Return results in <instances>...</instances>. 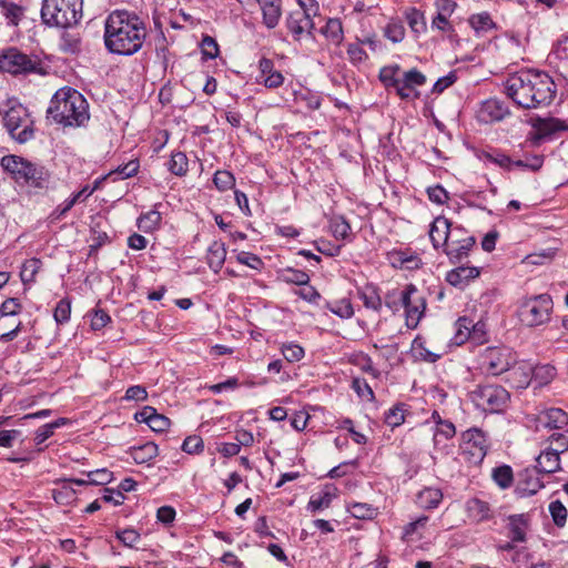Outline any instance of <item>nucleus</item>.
<instances>
[{
    "instance_id": "obj_1",
    "label": "nucleus",
    "mask_w": 568,
    "mask_h": 568,
    "mask_svg": "<svg viewBox=\"0 0 568 568\" xmlns=\"http://www.w3.org/2000/svg\"><path fill=\"white\" fill-rule=\"evenodd\" d=\"M146 36L143 21L126 10L111 12L104 22V44L111 52L132 55L138 52Z\"/></svg>"
},
{
    "instance_id": "obj_2",
    "label": "nucleus",
    "mask_w": 568,
    "mask_h": 568,
    "mask_svg": "<svg viewBox=\"0 0 568 568\" xmlns=\"http://www.w3.org/2000/svg\"><path fill=\"white\" fill-rule=\"evenodd\" d=\"M507 95L520 108L536 109L549 105L556 94L552 79L539 71H521L505 82Z\"/></svg>"
},
{
    "instance_id": "obj_3",
    "label": "nucleus",
    "mask_w": 568,
    "mask_h": 568,
    "mask_svg": "<svg viewBox=\"0 0 568 568\" xmlns=\"http://www.w3.org/2000/svg\"><path fill=\"white\" fill-rule=\"evenodd\" d=\"M48 118L64 128L84 126L90 120L89 104L75 89L63 87L50 101Z\"/></svg>"
},
{
    "instance_id": "obj_4",
    "label": "nucleus",
    "mask_w": 568,
    "mask_h": 568,
    "mask_svg": "<svg viewBox=\"0 0 568 568\" xmlns=\"http://www.w3.org/2000/svg\"><path fill=\"white\" fill-rule=\"evenodd\" d=\"M0 114L4 128L14 141L26 143L33 139V120L28 109L18 99L9 98L2 101L0 103Z\"/></svg>"
},
{
    "instance_id": "obj_5",
    "label": "nucleus",
    "mask_w": 568,
    "mask_h": 568,
    "mask_svg": "<svg viewBox=\"0 0 568 568\" xmlns=\"http://www.w3.org/2000/svg\"><path fill=\"white\" fill-rule=\"evenodd\" d=\"M83 0H43L41 18L48 26L69 28L82 17Z\"/></svg>"
},
{
    "instance_id": "obj_6",
    "label": "nucleus",
    "mask_w": 568,
    "mask_h": 568,
    "mask_svg": "<svg viewBox=\"0 0 568 568\" xmlns=\"http://www.w3.org/2000/svg\"><path fill=\"white\" fill-rule=\"evenodd\" d=\"M1 165L19 183L41 187L47 178V173L42 166L17 155L3 156Z\"/></svg>"
},
{
    "instance_id": "obj_7",
    "label": "nucleus",
    "mask_w": 568,
    "mask_h": 568,
    "mask_svg": "<svg viewBox=\"0 0 568 568\" xmlns=\"http://www.w3.org/2000/svg\"><path fill=\"white\" fill-rule=\"evenodd\" d=\"M552 301L548 294H540L521 302L518 311L520 322L527 327H537L549 322Z\"/></svg>"
},
{
    "instance_id": "obj_8",
    "label": "nucleus",
    "mask_w": 568,
    "mask_h": 568,
    "mask_svg": "<svg viewBox=\"0 0 568 568\" xmlns=\"http://www.w3.org/2000/svg\"><path fill=\"white\" fill-rule=\"evenodd\" d=\"M516 353L506 346L487 347L479 355V367L487 375L499 376L516 364Z\"/></svg>"
},
{
    "instance_id": "obj_9",
    "label": "nucleus",
    "mask_w": 568,
    "mask_h": 568,
    "mask_svg": "<svg viewBox=\"0 0 568 568\" xmlns=\"http://www.w3.org/2000/svg\"><path fill=\"white\" fill-rule=\"evenodd\" d=\"M469 398L483 412L499 413L506 407L509 393L498 385H484L471 390Z\"/></svg>"
},
{
    "instance_id": "obj_10",
    "label": "nucleus",
    "mask_w": 568,
    "mask_h": 568,
    "mask_svg": "<svg viewBox=\"0 0 568 568\" xmlns=\"http://www.w3.org/2000/svg\"><path fill=\"white\" fill-rule=\"evenodd\" d=\"M400 303L405 308V321L408 328H416L426 310V301L422 292L413 284L400 293Z\"/></svg>"
},
{
    "instance_id": "obj_11",
    "label": "nucleus",
    "mask_w": 568,
    "mask_h": 568,
    "mask_svg": "<svg viewBox=\"0 0 568 568\" xmlns=\"http://www.w3.org/2000/svg\"><path fill=\"white\" fill-rule=\"evenodd\" d=\"M476 241L468 231L459 225H453L444 253L450 262L457 263L467 257Z\"/></svg>"
},
{
    "instance_id": "obj_12",
    "label": "nucleus",
    "mask_w": 568,
    "mask_h": 568,
    "mask_svg": "<svg viewBox=\"0 0 568 568\" xmlns=\"http://www.w3.org/2000/svg\"><path fill=\"white\" fill-rule=\"evenodd\" d=\"M487 448L486 436L480 429L471 428L463 434L462 454L470 464H480L487 454Z\"/></svg>"
},
{
    "instance_id": "obj_13",
    "label": "nucleus",
    "mask_w": 568,
    "mask_h": 568,
    "mask_svg": "<svg viewBox=\"0 0 568 568\" xmlns=\"http://www.w3.org/2000/svg\"><path fill=\"white\" fill-rule=\"evenodd\" d=\"M285 26L296 42L314 39L315 22L303 12L292 11L285 19Z\"/></svg>"
},
{
    "instance_id": "obj_14",
    "label": "nucleus",
    "mask_w": 568,
    "mask_h": 568,
    "mask_svg": "<svg viewBox=\"0 0 568 568\" xmlns=\"http://www.w3.org/2000/svg\"><path fill=\"white\" fill-rule=\"evenodd\" d=\"M425 83L426 77L417 69H410L400 74L396 93L404 100L417 99L419 97V92L416 89Z\"/></svg>"
},
{
    "instance_id": "obj_15",
    "label": "nucleus",
    "mask_w": 568,
    "mask_h": 568,
    "mask_svg": "<svg viewBox=\"0 0 568 568\" xmlns=\"http://www.w3.org/2000/svg\"><path fill=\"white\" fill-rule=\"evenodd\" d=\"M32 69V61L17 49H9L0 54V70L3 72L18 74Z\"/></svg>"
},
{
    "instance_id": "obj_16",
    "label": "nucleus",
    "mask_w": 568,
    "mask_h": 568,
    "mask_svg": "<svg viewBox=\"0 0 568 568\" xmlns=\"http://www.w3.org/2000/svg\"><path fill=\"white\" fill-rule=\"evenodd\" d=\"M452 226L453 224L450 223V221L444 216H437L434 219V221L430 224L428 233L430 242L435 250H445Z\"/></svg>"
},
{
    "instance_id": "obj_17",
    "label": "nucleus",
    "mask_w": 568,
    "mask_h": 568,
    "mask_svg": "<svg viewBox=\"0 0 568 568\" xmlns=\"http://www.w3.org/2000/svg\"><path fill=\"white\" fill-rule=\"evenodd\" d=\"M507 382L515 388H526L532 382V365L525 361H518L507 372Z\"/></svg>"
},
{
    "instance_id": "obj_18",
    "label": "nucleus",
    "mask_w": 568,
    "mask_h": 568,
    "mask_svg": "<svg viewBox=\"0 0 568 568\" xmlns=\"http://www.w3.org/2000/svg\"><path fill=\"white\" fill-rule=\"evenodd\" d=\"M507 114V106L497 99H488L484 101L478 110V119L485 123L500 121Z\"/></svg>"
},
{
    "instance_id": "obj_19",
    "label": "nucleus",
    "mask_w": 568,
    "mask_h": 568,
    "mask_svg": "<svg viewBox=\"0 0 568 568\" xmlns=\"http://www.w3.org/2000/svg\"><path fill=\"white\" fill-rule=\"evenodd\" d=\"M568 425V415L560 408L542 410L537 417V428L561 429Z\"/></svg>"
},
{
    "instance_id": "obj_20",
    "label": "nucleus",
    "mask_w": 568,
    "mask_h": 568,
    "mask_svg": "<svg viewBox=\"0 0 568 568\" xmlns=\"http://www.w3.org/2000/svg\"><path fill=\"white\" fill-rule=\"evenodd\" d=\"M135 419L141 423H146L153 432H164L170 425L171 420L156 412L151 406L143 407L139 413L135 414Z\"/></svg>"
},
{
    "instance_id": "obj_21",
    "label": "nucleus",
    "mask_w": 568,
    "mask_h": 568,
    "mask_svg": "<svg viewBox=\"0 0 568 568\" xmlns=\"http://www.w3.org/2000/svg\"><path fill=\"white\" fill-rule=\"evenodd\" d=\"M262 23L270 30L276 28L282 18V0H260Z\"/></svg>"
},
{
    "instance_id": "obj_22",
    "label": "nucleus",
    "mask_w": 568,
    "mask_h": 568,
    "mask_svg": "<svg viewBox=\"0 0 568 568\" xmlns=\"http://www.w3.org/2000/svg\"><path fill=\"white\" fill-rule=\"evenodd\" d=\"M528 528V518L525 515H510L507 517L508 536L513 541H526Z\"/></svg>"
},
{
    "instance_id": "obj_23",
    "label": "nucleus",
    "mask_w": 568,
    "mask_h": 568,
    "mask_svg": "<svg viewBox=\"0 0 568 568\" xmlns=\"http://www.w3.org/2000/svg\"><path fill=\"white\" fill-rule=\"evenodd\" d=\"M480 274L479 268L475 266H459L452 270L446 275V281L457 287L466 286L469 281L478 277Z\"/></svg>"
},
{
    "instance_id": "obj_24",
    "label": "nucleus",
    "mask_w": 568,
    "mask_h": 568,
    "mask_svg": "<svg viewBox=\"0 0 568 568\" xmlns=\"http://www.w3.org/2000/svg\"><path fill=\"white\" fill-rule=\"evenodd\" d=\"M539 473L551 474L560 469V455L545 447L536 458Z\"/></svg>"
},
{
    "instance_id": "obj_25",
    "label": "nucleus",
    "mask_w": 568,
    "mask_h": 568,
    "mask_svg": "<svg viewBox=\"0 0 568 568\" xmlns=\"http://www.w3.org/2000/svg\"><path fill=\"white\" fill-rule=\"evenodd\" d=\"M443 500V493L439 488L425 487L416 496V504L423 509H435Z\"/></svg>"
},
{
    "instance_id": "obj_26",
    "label": "nucleus",
    "mask_w": 568,
    "mask_h": 568,
    "mask_svg": "<svg viewBox=\"0 0 568 568\" xmlns=\"http://www.w3.org/2000/svg\"><path fill=\"white\" fill-rule=\"evenodd\" d=\"M534 128L536 129L539 138H548L559 131L568 129L564 121L556 118H538L535 120Z\"/></svg>"
},
{
    "instance_id": "obj_27",
    "label": "nucleus",
    "mask_w": 568,
    "mask_h": 568,
    "mask_svg": "<svg viewBox=\"0 0 568 568\" xmlns=\"http://www.w3.org/2000/svg\"><path fill=\"white\" fill-rule=\"evenodd\" d=\"M226 258V248L224 243L214 241L207 248L206 261L214 273H219Z\"/></svg>"
},
{
    "instance_id": "obj_28",
    "label": "nucleus",
    "mask_w": 568,
    "mask_h": 568,
    "mask_svg": "<svg viewBox=\"0 0 568 568\" xmlns=\"http://www.w3.org/2000/svg\"><path fill=\"white\" fill-rule=\"evenodd\" d=\"M467 516L476 523L487 520L490 517L489 505L478 498L469 499L466 503Z\"/></svg>"
},
{
    "instance_id": "obj_29",
    "label": "nucleus",
    "mask_w": 568,
    "mask_h": 568,
    "mask_svg": "<svg viewBox=\"0 0 568 568\" xmlns=\"http://www.w3.org/2000/svg\"><path fill=\"white\" fill-rule=\"evenodd\" d=\"M158 446L152 442H148L141 446L132 447L130 449V456L136 464H144L152 460L158 456Z\"/></svg>"
},
{
    "instance_id": "obj_30",
    "label": "nucleus",
    "mask_w": 568,
    "mask_h": 568,
    "mask_svg": "<svg viewBox=\"0 0 568 568\" xmlns=\"http://www.w3.org/2000/svg\"><path fill=\"white\" fill-rule=\"evenodd\" d=\"M556 376V368L550 364L532 366V382L537 387L549 384Z\"/></svg>"
},
{
    "instance_id": "obj_31",
    "label": "nucleus",
    "mask_w": 568,
    "mask_h": 568,
    "mask_svg": "<svg viewBox=\"0 0 568 568\" xmlns=\"http://www.w3.org/2000/svg\"><path fill=\"white\" fill-rule=\"evenodd\" d=\"M399 78L400 68L397 64L384 67L379 71V80L383 82L385 88L393 89L395 92L399 83Z\"/></svg>"
},
{
    "instance_id": "obj_32",
    "label": "nucleus",
    "mask_w": 568,
    "mask_h": 568,
    "mask_svg": "<svg viewBox=\"0 0 568 568\" xmlns=\"http://www.w3.org/2000/svg\"><path fill=\"white\" fill-rule=\"evenodd\" d=\"M412 352L417 359L428 363H435L440 358V354L434 353L426 347L423 338H415L412 344Z\"/></svg>"
},
{
    "instance_id": "obj_33",
    "label": "nucleus",
    "mask_w": 568,
    "mask_h": 568,
    "mask_svg": "<svg viewBox=\"0 0 568 568\" xmlns=\"http://www.w3.org/2000/svg\"><path fill=\"white\" fill-rule=\"evenodd\" d=\"M329 230L336 240H346L351 233V226L343 216H333L329 220Z\"/></svg>"
},
{
    "instance_id": "obj_34",
    "label": "nucleus",
    "mask_w": 568,
    "mask_h": 568,
    "mask_svg": "<svg viewBox=\"0 0 568 568\" xmlns=\"http://www.w3.org/2000/svg\"><path fill=\"white\" fill-rule=\"evenodd\" d=\"M332 500L333 495L328 490L322 491L318 495H313L308 500L307 510L316 513L318 510L326 509L329 507Z\"/></svg>"
},
{
    "instance_id": "obj_35",
    "label": "nucleus",
    "mask_w": 568,
    "mask_h": 568,
    "mask_svg": "<svg viewBox=\"0 0 568 568\" xmlns=\"http://www.w3.org/2000/svg\"><path fill=\"white\" fill-rule=\"evenodd\" d=\"M322 32L333 43L338 44L343 40V27L338 19H328Z\"/></svg>"
},
{
    "instance_id": "obj_36",
    "label": "nucleus",
    "mask_w": 568,
    "mask_h": 568,
    "mask_svg": "<svg viewBox=\"0 0 568 568\" xmlns=\"http://www.w3.org/2000/svg\"><path fill=\"white\" fill-rule=\"evenodd\" d=\"M406 405L397 404L385 413V423L392 428L400 426L405 422Z\"/></svg>"
},
{
    "instance_id": "obj_37",
    "label": "nucleus",
    "mask_w": 568,
    "mask_h": 568,
    "mask_svg": "<svg viewBox=\"0 0 568 568\" xmlns=\"http://www.w3.org/2000/svg\"><path fill=\"white\" fill-rule=\"evenodd\" d=\"M61 484L62 486L59 489L52 490V497L57 504L70 505L75 500V490L68 483Z\"/></svg>"
},
{
    "instance_id": "obj_38",
    "label": "nucleus",
    "mask_w": 568,
    "mask_h": 568,
    "mask_svg": "<svg viewBox=\"0 0 568 568\" xmlns=\"http://www.w3.org/2000/svg\"><path fill=\"white\" fill-rule=\"evenodd\" d=\"M161 222V214L158 211H149L141 215L138 220V226L143 232H151L155 230Z\"/></svg>"
},
{
    "instance_id": "obj_39",
    "label": "nucleus",
    "mask_w": 568,
    "mask_h": 568,
    "mask_svg": "<svg viewBox=\"0 0 568 568\" xmlns=\"http://www.w3.org/2000/svg\"><path fill=\"white\" fill-rule=\"evenodd\" d=\"M40 267H41L40 260H38V258L27 260L21 267V272H20L21 281L23 283L33 282Z\"/></svg>"
},
{
    "instance_id": "obj_40",
    "label": "nucleus",
    "mask_w": 568,
    "mask_h": 568,
    "mask_svg": "<svg viewBox=\"0 0 568 568\" xmlns=\"http://www.w3.org/2000/svg\"><path fill=\"white\" fill-rule=\"evenodd\" d=\"M169 170L175 175H184L187 172L186 155L183 152L173 153L169 162Z\"/></svg>"
},
{
    "instance_id": "obj_41",
    "label": "nucleus",
    "mask_w": 568,
    "mask_h": 568,
    "mask_svg": "<svg viewBox=\"0 0 568 568\" xmlns=\"http://www.w3.org/2000/svg\"><path fill=\"white\" fill-rule=\"evenodd\" d=\"M468 21L476 32L488 31L494 28V22L487 12L473 14Z\"/></svg>"
},
{
    "instance_id": "obj_42",
    "label": "nucleus",
    "mask_w": 568,
    "mask_h": 568,
    "mask_svg": "<svg viewBox=\"0 0 568 568\" xmlns=\"http://www.w3.org/2000/svg\"><path fill=\"white\" fill-rule=\"evenodd\" d=\"M282 277L284 282L292 283L298 286L307 285L310 282V276L306 272L294 268L284 270Z\"/></svg>"
},
{
    "instance_id": "obj_43",
    "label": "nucleus",
    "mask_w": 568,
    "mask_h": 568,
    "mask_svg": "<svg viewBox=\"0 0 568 568\" xmlns=\"http://www.w3.org/2000/svg\"><path fill=\"white\" fill-rule=\"evenodd\" d=\"M547 443L546 447L558 455L568 450V436L564 433H554L549 436Z\"/></svg>"
},
{
    "instance_id": "obj_44",
    "label": "nucleus",
    "mask_w": 568,
    "mask_h": 568,
    "mask_svg": "<svg viewBox=\"0 0 568 568\" xmlns=\"http://www.w3.org/2000/svg\"><path fill=\"white\" fill-rule=\"evenodd\" d=\"M493 478L501 488H507L513 483V470L509 466H500L494 469Z\"/></svg>"
},
{
    "instance_id": "obj_45",
    "label": "nucleus",
    "mask_w": 568,
    "mask_h": 568,
    "mask_svg": "<svg viewBox=\"0 0 568 568\" xmlns=\"http://www.w3.org/2000/svg\"><path fill=\"white\" fill-rule=\"evenodd\" d=\"M328 308L333 314L342 318H349L354 314L353 306L351 302L346 298L331 303L328 305Z\"/></svg>"
},
{
    "instance_id": "obj_46",
    "label": "nucleus",
    "mask_w": 568,
    "mask_h": 568,
    "mask_svg": "<svg viewBox=\"0 0 568 568\" xmlns=\"http://www.w3.org/2000/svg\"><path fill=\"white\" fill-rule=\"evenodd\" d=\"M384 36L394 43L402 42L405 38V29L400 22L390 21L384 30Z\"/></svg>"
},
{
    "instance_id": "obj_47",
    "label": "nucleus",
    "mask_w": 568,
    "mask_h": 568,
    "mask_svg": "<svg viewBox=\"0 0 568 568\" xmlns=\"http://www.w3.org/2000/svg\"><path fill=\"white\" fill-rule=\"evenodd\" d=\"M281 349L285 359L291 363L300 362L305 354L304 348L294 343L283 344Z\"/></svg>"
},
{
    "instance_id": "obj_48",
    "label": "nucleus",
    "mask_w": 568,
    "mask_h": 568,
    "mask_svg": "<svg viewBox=\"0 0 568 568\" xmlns=\"http://www.w3.org/2000/svg\"><path fill=\"white\" fill-rule=\"evenodd\" d=\"M139 166L140 165L136 160H131L128 163L118 166L114 171H111L109 175H118L122 180L129 179L138 173Z\"/></svg>"
},
{
    "instance_id": "obj_49",
    "label": "nucleus",
    "mask_w": 568,
    "mask_h": 568,
    "mask_svg": "<svg viewBox=\"0 0 568 568\" xmlns=\"http://www.w3.org/2000/svg\"><path fill=\"white\" fill-rule=\"evenodd\" d=\"M213 182L220 191H226L234 186L235 179L229 171H217L214 174Z\"/></svg>"
},
{
    "instance_id": "obj_50",
    "label": "nucleus",
    "mask_w": 568,
    "mask_h": 568,
    "mask_svg": "<svg viewBox=\"0 0 568 568\" xmlns=\"http://www.w3.org/2000/svg\"><path fill=\"white\" fill-rule=\"evenodd\" d=\"M549 511H550L554 523L558 527H562L567 519L566 507L559 500H555V501L550 503Z\"/></svg>"
},
{
    "instance_id": "obj_51",
    "label": "nucleus",
    "mask_w": 568,
    "mask_h": 568,
    "mask_svg": "<svg viewBox=\"0 0 568 568\" xmlns=\"http://www.w3.org/2000/svg\"><path fill=\"white\" fill-rule=\"evenodd\" d=\"M455 434L456 428L450 420L439 422V424L435 428L434 442L435 444H437L439 442L440 436H443L445 439H450L455 436Z\"/></svg>"
},
{
    "instance_id": "obj_52",
    "label": "nucleus",
    "mask_w": 568,
    "mask_h": 568,
    "mask_svg": "<svg viewBox=\"0 0 568 568\" xmlns=\"http://www.w3.org/2000/svg\"><path fill=\"white\" fill-rule=\"evenodd\" d=\"M236 261L243 265H246L253 270H261L263 266V261L260 256L250 252H240L236 255Z\"/></svg>"
},
{
    "instance_id": "obj_53",
    "label": "nucleus",
    "mask_w": 568,
    "mask_h": 568,
    "mask_svg": "<svg viewBox=\"0 0 568 568\" xmlns=\"http://www.w3.org/2000/svg\"><path fill=\"white\" fill-rule=\"evenodd\" d=\"M71 315V304L67 300H61L54 308V320L58 324L67 323Z\"/></svg>"
},
{
    "instance_id": "obj_54",
    "label": "nucleus",
    "mask_w": 568,
    "mask_h": 568,
    "mask_svg": "<svg viewBox=\"0 0 568 568\" xmlns=\"http://www.w3.org/2000/svg\"><path fill=\"white\" fill-rule=\"evenodd\" d=\"M544 484L538 477H529L519 484V490L524 496L535 495Z\"/></svg>"
},
{
    "instance_id": "obj_55",
    "label": "nucleus",
    "mask_w": 568,
    "mask_h": 568,
    "mask_svg": "<svg viewBox=\"0 0 568 568\" xmlns=\"http://www.w3.org/2000/svg\"><path fill=\"white\" fill-rule=\"evenodd\" d=\"M91 485H105L112 480V473L105 468L87 473Z\"/></svg>"
},
{
    "instance_id": "obj_56",
    "label": "nucleus",
    "mask_w": 568,
    "mask_h": 568,
    "mask_svg": "<svg viewBox=\"0 0 568 568\" xmlns=\"http://www.w3.org/2000/svg\"><path fill=\"white\" fill-rule=\"evenodd\" d=\"M484 159L490 163H494L503 169L511 170L513 160L500 152L485 153Z\"/></svg>"
},
{
    "instance_id": "obj_57",
    "label": "nucleus",
    "mask_w": 568,
    "mask_h": 568,
    "mask_svg": "<svg viewBox=\"0 0 568 568\" xmlns=\"http://www.w3.org/2000/svg\"><path fill=\"white\" fill-rule=\"evenodd\" d=\"M116 538L126 547H133L140 540V534L133 529L128 528L116 531Z\"/></svg>"
},
{
    "instance_id": "obj_58",
    "label": "nucleus",
    "mask_w": 568,
    "mask_h": 568,
    "mask_svg": "<svg viewBox=\"0 0 568 568\" xmlns=\"http://www.w3.org/2000/svg\"><path fill=\"white\" fill-rule=\"evenodd\" d=\"M201 50H202V54L206 59H214L219 54V45H217L216 41L209 36H205L202 39Z\"/></svg>"
},
{
    "instance_id": "obj_59",
    "label": "nucleus",
    "mask_w": 568,
    "mask_h": 568,
    "mask_svg": "<svg viewBox=\"0 0 568 568\" xmlns=\"http://www.w3.org/2000/svg\"><path fill=\"white\" fill-rule=\"evenodd\" d=\"M204 444L200 436H189L182 444L183 452L187 454H197L203 450Z\"/></svg>"
},
{
    "instance_id": "obj_60",
    "label": "nucleus",
    "mask_w": 568,
    "mask_h": 568,
    "mask_svg": "<svg viewBox=\"0 0 568 568\" xmlns=\"http://www.w3.org/2000/svg\"><path fill=\"white\" fill-rule=\"evenodd\" d=\"M429 201L436 204H444L449 199L448 192L442 185L429 186L427 189Z\"/></svg>"
},
{
    "instance_id": "obj_61",
    "label": "nucleus",
    "mask_w": 568,
    "mask_h": 568,
    "mask_svg": "<svg viewBox=\"0 0 568 568\" xmlns=\"http://www.w3.org/2000/svg\"><path fill=\"white\" fill-rule=\"evenodd\" d=\"M301 9L295 12H303L306 17L314 20L320 13V4L316 0H297Z\"/></svg>"
},
{
    "instance_id": "obj_62",
    "label": "nucleus",
    "mask_w": 568,
    "mask_h": 568,
    "mask_svg": "<svg viewBox=\"0 0 568 568\" xmlns=\"http://www.w3.org/2000/svg\"><path fill=\"white\" fill-rule=\"evenodd\" d=\"M348 511L355 518L365 519L371 518L374 515V508L367 504L355 503L348 507Z\"/></svg>"
},
{
    "instance_id": "obj_63",
    "label": "nucleus",
    "mask_w": 568,
    "mask_h": 568,
    "mask_svg": "<svg viewBox=\"0 0 568 568\" xmlns=\"http://www.w3.org/2000/svg\"><path fill=\"white\" fill-rule=\"evenodd\" d=\"M21 310V304L17 298H8L0 306L1 316L17 315Z\"/></svg>"
},
{
    "instance_id": "obj_64",
    "label": "nucleus",
    "mask_w": 568,
    "mask_h": 568,
    "mask_svg": "<svg viewBox=\"0 0 568 568\" xmlns=\"http://www.w3.org/2000/svg\"><path fill=\"white\" fill-rule=\"evenodd\" d=\"M353 389L358 394V396H361L365 399L371 400L374 398V393H373L371 386L364 379L354 378Z\"/></svg>"
}]
</instances>
